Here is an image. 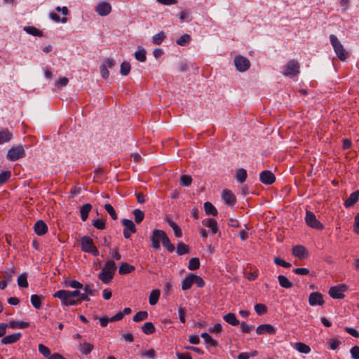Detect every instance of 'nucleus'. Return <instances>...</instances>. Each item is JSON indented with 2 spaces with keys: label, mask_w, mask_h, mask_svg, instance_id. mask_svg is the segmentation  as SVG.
Listing matches in <instances>:
<instances>
[{
  "label": "nucleus",
  "mask_w": 359,
  "mask_h": 359,
  "mask_svg": "<svg viewBox=\"0 0 359 359\" xmlns=\"http://www.w3.org/2000/svg\"><path fill=\"white\" fill-rule=\"evenodd\" d=\"M67 293V290H60L57 291L53 294V297L60 299L61 300L62 305L65 306H74L79 304V300H77V299H74Z\"/></svg>",
  "instance_id": "1"
},
{
  "label": "nucleus",
  "mask_w": 359,
  "mask_h": 359,
  "mask_svg": "<svg viewBox=\"0 0 359 359\" xmlns=\"http://www.w3.org/2000/svg\"><path fill=\"white\" fill-rule=\"evenodd\" d=\"M26 155L23 146L20 144L15 145L8 149L6 155L7 159L11 161H15L25 157Z\"/></svg>",
  "instance_id": "2"
},
{
  "label": "nucleus",
  "mask_w": 359,
  "mask_h": 359,
  "mask_svg": "<svg viewBox=\"0 0 359 359\" xmlns=\"http://www.w3.org/2000/svg\"><path fill=\"white\" fill-rule=\"evenodd\" d=\"M330 43L334 50V52L336 53L337 57L341 60L344 61L346 59V54L347 53L344 50L343 45L341 43V42L339 41L337 37L334 35L331 34L330 36Z\"/></svg>",
  "instance_id": "3"
},
{
  "label": "nucleus",
  "mask_w": 359,
  "mask_h": 359,
  "mask_svg": "<svg viewBox=\"0 0 359 359\" xmlns=\"http://www.w3.org/2000/svg\"><path fill=\"white\" fill-rule=\"evenodd\" d=\"M166 233L163 230L154 229L153 230L151 236L150 240L151 242V247L156 250H158L161 248L160 242H161L164 237L166 236Z\"/></svg>",
  "instance_id": "4"
},
{
  "label": "nucleus",
  "mask_w": 359,
  "mask_h": 359,
  "mask_svg": "<svg viewBox=\"0 0 359 359\" xmlns=\"http://www.w3.org/2000/svg\"><path fill=\"white\" fill-rule=\"evenodd\" d=\"M233 63L237 71L244 72L249 69L250 67V60L242 55H236L234 57Z\"/></svg>",
  "instance_id": "5"
},
{
  "label": "nucleus",
  "mask_w": 359,
  "mask_h": 359,
  "mask_svg": "<svg viewBox=\"0 0 359 359\" xmlns=\"http://www.w3.org/2000/svg\"><path fill=\"white\" fill-rule=\"evenodd\" d=\"M305 221L306 224L313 229L317 230L323 229V224L317 219L316 215L311 211H306Z\"/></svg>",
  "instance_id": "6"
},
{
  "label": "nucleus",
  "mask_w": 359,
  "mask_h": 359,
  "mask_svg": "<svg viewBox=\"0 0 359 359\" xmlns=\"http://www.w3.org/2000/svg\"><path fill=\"white\" fill-rule=\"evenodd\" d=\"M348 287L345 284L338 285L331 287L329 290V294L333 299H343L344 297V292H346Z\"/></svg>",
  "instance_id": "7"
},
{
  "label": "nucleus",
  "mask_w": 359,
  "mask_h": 359,
  "mask_svg": "<svg viewBox=\"0 0 359 359\" xmlns=\"http://www.w3.org/2000/svg\"><path fill=\"white\" fill-rule=\"evenodd\" d=\"M299 68L298 63L296 61L290 60L285 67L283 74L290 76H296L299 73Z\"/></svg>",
  "instance_id": "8"
},
{
  "label": "nucleus",
  "mask_w": 359,
  "mask_h": 359,
  "mask_svg": "<svg viewBox=\"0 0 359 359\" xmlns=\"http://www.w3.org/2000/svg\"><path fill=\"white\" fill-rule=\"evenodd\" d=\"M95 11L100 16H107L111 11V6L109 3L103 1L95 6Z\"/></svg>",
  "instance_id": "9"
},
{
  "label": "nucleus",
  "mask_w": 359,
  "mask_h": 359,
  "mask_svg": "<svg viewBox=\"0 0 359 359\" xmlns=\"http://www.w3.org/2000/svg\"><path fill=\"white\" fill-rule=\"evenodd\" d=\"M259 180L264 184L269 185L276 180V177L270 170H264L259 174Z\"/></svg>",
  "instance_id": "10"
},
{
  "label": "nucleus",
  "mask_w": 359,
  "mask_h": 359,
  "mask_svg": "<svg viewBox=\"0 0 359 359\" xmlns=\"http://www.w3.org/2000/svg\"><path fill=\"white\" fill-rule=\"evenodd\" d=\"M309 303L311 306H322L324 304L323 295L318 292H311L309 297Z\"/></svg>",
  "instance_id": "11"
},
{
  "label": "nucleus",
  "mask_w": 359,
  "mask_h": 359,
  "mask_svg": "<svg viewBox=\"0 0 359 359\" xmlns=\"http://www.w3.org/2000/svg\"><path fill=\"white\" fill-rule=\"evenodd\" d=\"M256 332L257 334H263L264 333L273 334L276 333V329L270 324H262L257 327Z\"/></svg>",
  "instance_id": "12"
},
{
  "label": "nucleus",
  "mask_w": 359,
  "mask_h": 359,
  "mask_svg": "<svg viewBox=\"0 0 359 359\" xmlns=\"http://www.w3.org/2000/svg\"><path fill=\"white\" fill-rule=\"evenodd\" d=\"M13 136L12 130L8 128L2 129L0 130V144L9 142Z\"/></svg>",
  "instance_id": "13"
},
{
  "label": "nucleus",
  "mask_w": 359,
  "mask_h": 359,
  "mask_svg": "<svg viewBox=\"0 0 359 359\" xmlns=\"http://www.w3.org/2000/svg\"><path fill=\"white\" fill-rule=\"evenodd\" d=\"M94 246L93 241L88 236H83L81 238V248L82 251L88 252Z\"/></svg>",
  "instance_id": "14"
},
{
  "label": "nucleus",
  "mask_w": 359,
  "mask_h": 359,
  "mask_svg": "<svg viewBox=\"0 0 359 359\" xmlns=\"http://www.w3.org/2000/svg\"><path fill=\"white\" fill-rule=\"evenodd\" d=\"M292 255L299 259H304L308 256V252L302 245H295L292 248Z\"/></svg>",
  "instance_id": "15"
},
{
  "label": "nucleus",
  "mask_w": 359,
  "mask_h": 359,
  "mask_svg": "<svg viewBox=\"0 0 359 359\" xmlns=\"http://www.w3.org/2000/svg\"><path fill=\"white\" fill-rule=\"evenodd\" d=\"M34 231L38 236H43L48 231V226L42 220H38L34 224Z\"/></svg>",
  "instance_id": "16"
},
{
  "label": "nucleus",
  "mask_w": 359,
  "mask_h": 359,
  "mask_svg": "<svg viewBox=\"0 0 359 359\" xmlns=\"http://www.w3.org/2000/svg\"><path fill=\"white\" fill-rule=\"evenodd\" d=\"M222 198L224 203L227 205H233L236 202L235 196L229 190H224L222 191Z\"/></svg>",
  "instance_id": "17"
},
{
  "label": "nucleus",
  "mask_w": 359,
  "mask_h": 359,
  "mask_svg": "<svg viewBox=\"0 0 359 359\" xmlns=\"http://www.w3.org/2000/svg\"><path fill=\"white\" fill-rule=\"evenodd\" d=\"M21 337V334L20 332L16 334H10L4 337L1 340V343L2 344H13L18 341Z\"/></svg>",
  "instance_id": "18"
},
{
  "label": "nucleus",
  "mask_w": 359,
  "mask_h": 359,
  "mask_svg": "<svg viewBox=\"0 0 359 359\" xmlns=\"http://www.w3.org/2000/svg\"><path fill=\"white\" fill-rule=\"evenodd\" d=\"M203 224L207 227L210 228L212 233H216L218 231V226L215 219L212 218H207L203 220Z\"/></svg>",
  "instance_id": "19"
},
{
  "label": "nucleus",
  "mask_w": 359,
  "mask_h": 359,
  "mask_svg": "<svg viewBox=\"0 0 359 359\" xmlns=\"http://www.w3.org/2000/svg\"><path fill=\"white\" fill-rule=\"evenodd\" d=\"M114 275V274L111 273V272H108L102 269L101 272L98 275V278L102 280L103 283L107 284L112 280Z\"/></svg>",
  "instance_id": "20"
},
{
  "label": "nucleus",
  "mask_w": 359,
  "mask_h": 359,
  "mask_svg": "<svg viewBox=\"0 0 359 359\" xmlns=\"http://www.w3.org/2000/svg\"><path fill=\"white\" fill-rule=\"evenodd\" d=\"M359 198V190L353 192L349 197L345 201L344 205L349 208L355 204Z\"/></svg>",
  "instance_id": "21"
},
{
  "label": "nucleus",
  "mask_w": 359,
  "mask_h": 359,
  "mask_svg": "<svg viewBox=\"0 0 359 359\" xmlns=\"http://www.w3.org/2000/svg\"><path fill=\"white\" fill-rule=\"evenodd\" d=\"M224 320L232 326H237L240 324L239 320L237 319L236 315L233 313H228L223 317Z\"/></svg>",
  "instance_id": "22"
},
{
  "label": "nucleus",
  "mask_w": 359,
  "mask_h": 359,
  "mask_svg": "<svg viewBox=\"0 0 359 359\" xmlns=\"http://www.w3.org/2000/svg\"><path fill=\"white\" fill-rule=\"evenodd\" d=\"M247 177V171L244 168H239L236 171V179L238 183L243 184L246 180Z\"/></svg>",
  "instance_id": "23"
},
{
  "label": "nucleus",
  "mask_w": 359,
  "mask_h": 359,
  "mask_svg": "<svg viewBox=\"0 0 359 359\" xmlns=\"http://www.w3.org/2000/svg\"><path fill=\"white\" fill-rule=\"evenodd\" d=\"M15 273V269L13 266H7L3 271V277L7 281L11 282L13 279V276Z\"/></svg>",
  "instance_id": "24"
},
{
  "label": "nucleus",
  "mask_w": 359,
  "mask_h": 359,
  "mask_svg": "<svg viewBox=\"0 0 359 359\" xmlns=\"http://www.w3.org/2000/svg\"><path fill=\"white\" fill-rule=\"evenodd\" d=\"M91 209L92 205L90 203H86L81 208L80 213L82 221L85 222L87 219Z\"/></svg>",
  "instance_id": "25"
},
{
  "label": "nucleus",
  "mask_w": 359,
  "mask_h": 359,
  "mask_svg": "<svg viewBox=\"0 0 359 359\" xmlns=\"http://www.w3.org/2000/svg\"><path fill=\"white\" fill-rule=\"evenodd\" d=\"M23 30L26 32L27 34L32 36L39 37L43 36L42 32L33 26H25L23 27Z\"/></svg>",
  "instance_id": "26"
},
{
  "label": "nucleus",
  "mask_w": 359,
  "mask_h": 359,
  "mask_svg": "<svg viewBox=\"0 0 359 359\" xmlns=\"http://www.w3.org/2000/svg\"><path fill=\"white\" fill-rule=\"evenodd\" d=\"M121 222H122L123 226H124L123 229H126L128 231H130L133 233L136 232L135 225L132 220L128 219H123Z\"/></svg>",
  "instance_id": "27"
},
{
  "label": "nucleus",
  "mask_w": 359,
  "mask_h": 359,
  "mask_svg": "<svg viewBox=\"0 0 359 359\" xmlns=\"http://www.w3.org/2000/svg\"><path fill=\"white\" fill-rule=\"evenodd\" d=\"M204 209L208 215L215 216L217 215V210L210 202L207 201L204 203Z\"/></svg>",
  "instance_id": "28"
},
{
  "label": "nucleus",
  "mask_w": 359,
  "mask_h": 359,
  "mask_svg": "<svg viewBox=\"0 0 359 359\" xmlns=\"http://www.w3.org/2000/svg\"><path fill=\"white\" fill-rule=\"evenodd\" d=\"M79 346H80V351L83 355L89 354L93 351V349L94 348L93 344L88 343V342L81 343L79 344Z\"/></svg>",
  "instance_id": "29"
},
{
  "label": "nucleus",
  "mask_w": 359,
  "mask_h": 359,
  "mask_svg": "<svg viewBox=\"0 0 359 359\" xmlns=\"http://www.w3.org/2000/svg\"><path fill=\"white\" fill-rule=\"evenodd\" d=\"M193 285V281L191 278V273L188 274L185 276V278L182 281V289L183 290H187L191 288Z\"/></svg>",
  "instance_id": "30"
},
{
  "label": "nucleus",
  "mask_w": 359,
  "mask_h": 359,
  "mask_svg": "<svg viewBox=\"0 0 359 359\" xmlns=\"http://www.w3.org/2000/svg\"><path fill=\"white\" fill-rule=\"evenodd\" d=\"M278 280L280 285L284 288H290L292 286V283L288 280L287 277L283 275H279Z\"/></svg>",
  "instance_id": "31"
},
{
  "label": "nucleus",
  "mask_w": 359,
  "mask_h": 359,
  "mask_svg": "<svg viewBox=\"0 0 359 359\" xmlns=\"http://www.w3.org/2000/svg\"><path fill=\"white\" fill-rule=\"evenodd\" d=\"M142 330L145 334H151L155 332L156 328L151 322H147L142 325Z\"/></svg>",
  "instance_id": "32"
},
{
  "label": "nucleus",
  "mask_w": 359,
  "mask_h": 359,
  "mask_svg": "<svg viewBox=\"0 0 359 359\" xmlns=\"http://www.w3.org/2000/svg\"><path fill=\"white\" fill-rule=\"evenodd\" d=\"M160 297V291L158 290H154L151 292L149 302V304L152 306L156 304L158 301Z\"/></svg>",
  "instance_id": "33"
},
{
  "label": "nucleus",
  "mask_w": 359,
  "mask_h": 359,
  "mask_svg": "<svg viewBox=\"0 0 359 359\" xmlns=\"http://www.w3.org/2000/svg\"><path fill=\"white\" fill-rule=\"evenodd\" d=\"M135 270V266L128 264V263H122L119 267L118 272L121 274H126L131 273Z\"/></svg>",
  "instance_id": "34"
},
{
  "label": "nucleus",
  "mask_w": 359,
  "mask_h": 359,
  "mask_svg": "<svg viewBox=\"0 0 359 359\" xmlns=\"http://www.w3.org/2000/svg\"><path fill=\"white\" fill-rule=\"evenodd\" d=\"M201 337L205 340V342L206 344H209L210 346H211L212 347L217 346L218 344H217V341L213 339L209 334H208L206 332H203L201 334Z\"/></svg>",
  "instance_id": "35"
},
{
  "label": "nucleus",
  "mask_w": 359,
  "mask_h": 359,
  "mask_svg": "<svg viewBox=\"0 0 359 359\" xmlns=\"http://www.w3.org/2000/svg\"><path fill=\"white\" fill-rule=\"evenodd\" d=\"M134 55L135 59L140 62H144L146 60V50L143 48L139 47Z\"/></svg>",
  "instance_id": "36"
},
{
  "label": "nucleus",
  "mask_w": 359,
  "mask_h": 359,
  "mask_svg": "<svg viewBox=\"0 0 359 359\" xmlns=\"http://www.w3.org/2000/svg\"><path fill=\"white\" fill-rule=\"evenodd\" d=\"M190 35L188 34H184L177 40V43L181 46H186L190 43Z\"/></svg>",
  "instance_id": "37"
},
{
  "label": "nucleus",
  "mask_w": 359,
  "mask_h": 359,
  "mask_svg": "<svg viewBox=\"0 0 359 359\" xmlns=\"http://www.w3.org/2000/svg\"><path fill=\"white\" fill-rule=\"evenodd\" d=\"M85 293L88 294L89 296H95V294L97 292V290L94 288V286L93 284H86L85 285H83V288Z\"/></svg>",
  "instance_id": "38"
},
{
  "label": "nucleus",
  "mask_w": 359,
  "mask_h": 359,
  "mask_svg": "<svg viewBox=\"0 0 359 359\" xmlns=\"http://www.w3.org/2000/svg\"><path fill=\"white\" fill-rule=\"evenodd\" d=\"M32 306L39 309L41 306V297L37 294H32L30 298Z\"/></svg>",
  "instance_id": "39"
},
{
  "label": "nucleus",
  "mask_w": 359,
  "mask_h": 359,
  "mask_svg": "<svg viewBox=\"0 0 359 359\" xmlns=\"http://www.w3.org/2000/svg\"><path fill=\"white\" fill-rule=\"evenodd\" d=\"M189 252V246L182 242L179 243L177 245V253L179 255L187 254Z\"/></svg>",
  "instance_id": "40"
},
{
  "label": "nucleus",
  "mask_w": 359,
  "mask_h": 359,
  "mask_svg": "<svg viewBox=\"0 0 359 359\" xmlns=\"http://www.w3.org/2000/svg\"><path fill=\"white\" fill-rule=\"evenodd\" d=\"M295 348L300 353H309L311 351L310 347L302 342H298L295 344Z\"/></svg>",
  "instance_id": "41"
},
{
  "label": "nucleus",
  "mask_w": 359,
  "mask_h": 359,
  "mask_svg": "<svg viewBox=\"0 0 359 359\" xmlns=\"http://www.w3.org/2000/svg\"><path fill=\"white\" fill-rule=\"evenodd\" d=\"M162 245L164 248H166V250L172 252L175 250V245L171 243L168 236L166 235L165 237H164V239L161 241Z\"/></svg>",
  "instance_id": "42"
},
{
  "label": "nucleus",
  "mask_w": 359,
  "mask_h": 359,
  "mask_svg": "<svg viewBox=\"0 0 359 359\" xmlns=\"http://www.w3.org/2000/svg\"><path fill=\"white\" fill-rule=\"evenodd\" d=\"M102 269L108 272H111V273L114 274L116 269V265L113 260H109L106 262L104 266Z\"/></svg>",
  "instance_id": "43"
},
{
  "label": "nucleus",
  "mask_w": 359,
  "mask_h": 359,
  "mask_svg": "<svg viewBox=\"0 0 359 359\" xmlns=\"http://www.w3.org/2000/svg\"><path fill=\"white\" fill-rule=\"evenodd\" d=\"M133 215L135 217V221L137 224L141 223L144 218V212L140 209L134 210Z\"/></svg>",
  "instance_id": "44"
},
{
  "label": "nucleus",
  "mask_w": 359,
  "mask_h": 359,
  "mask_svg": "<svg viewBox=\"0 0 359 359\" xmlns=\"http://www.w3.org/2000/svg\"><path fill=\"white\" fill-rule=\"evenodd\" d=\"M165 38V33L163 32H161L153 36L152 42L154 44L160 45L163 41Z\"/></svg>",
  "instance_id": "45"
},
{
  "label": "nucleus",
  "mask_w": 359,
  "mask_h": 359,
  "mask_svg": "<svg viewBox=\"0 0 359 359\" xmlns=\"http://www.w3.org/2000/svg\"><path fill=\"white\" fill-rule=\"evenodd\" d=\"M200 266V261L199 259L197 257H193L190 259L189 262V266L188 269L191 271L196 270L199 268Z\"/></svg>",
  "instance_id": "46"
},
{
  "label": "nucleus",
  "mask_w": 359,
  "mask_h": 359,
  "mask_svg": "<svg viewBox=\"0 0 359 359\" xmlns=\"http://www.w3.org/2000/svg\"><path fill=\"white\" fill-rule=\"evenodd\" d=\"M29 323H27V322H24V321H11L9 323V326L12 328H14V327H18V328H20V329H23V328H26L27 327H29Z\"/></svg>",
  "instance_id": "47"
},
{
  "label": "nucleus",
  "mask_w": 359,
  "mask_h": 359,
  "mask_svg": "<svg viewBox=\"0 0 359 359\" xmlns=\"http://www.w3.org/2000/svg\"><path fill=\"white\" fill-rule=\"evenodd\" d=\"M180 184L184 187H189L192 182V178L190 175H182L180 178Z\"/></svg>",
  "instance_id": "48"
},
{
  "label": "nucleus",
  "mask_w": 359,
  "mask_h": 359,
  "mask_svg": "<svg viewBox=\"0 0 359 359\" xmlns=\"http://www.w3.org/2000/svg\"><path fill=\"white\" fill-rule=\"evenodd\" d=\"M148 318V313L144 311H139L137 312L134 316H133V321L135 322H140L142 320H144Z\"/></svg>",
  "instance_id": "49"
},
{
  "label": "nucleus",
  "mask_w": 359,
  "mask_h": 359,
  "mask_svg": "<svg viewBox=\"0 0 359 359\" xmlns=\"http://www.w3.org/2000/svg\"><path fill=\"white\" fill-rule=\"evenodd\" d=\"M18 285L20 287H27L28 282L27 280V275L25 273L20 274L18 278Z\"/></svg>",
  "instance_id": "50"
},
{
  "label": "nucleus",
  "mask_w": 359,
  "mask_h": 359,
  "mask_svg": "<svg viewBox=\"0 0 359 359\" xmlns=\"http://www.w3.org/2000/svg\"><path fill=\"white\" fill-rule=\"evenodd\" d=\"M92 224L97 229H105V219H96L92 221Z\"/></svg>",
  "instance_id": "51"
},
{
  "label": "nucleus",
  "mask_w": 359,
  "mask_h": 359,
  "mask_svg": "<svg viewBox=\"0 0 359 359\" xmlns=\"http://www.w3.org/2000/svg\"><path fill=\"white\" fill-rule=\"evenodd\" d=\"M65 284L69 287L74 289H82L83 284L75 280H67Z\"/></svg>",
  "instance_id": "52"
},
{
  "label": "nucleus",
  "mask_w": 359,
  "mask_h": 359,
  "mask_svg": "<svg viewBox=\"0 0 359 359\" xmlns=\"http://www.w3.org/2000/svg\"><path fill=\"white\" fill-rule=\"evenodd\" d=\"M11 177V172L8 170L3 171L0 174V185L6 183Z\"/></svg>",
  "instance_id": "53"
},
{
  "label": "nucleus",
  "mask_w": 359,
  "mask_h": 359,
  "mask_svg": "<svg viewBox=\"0 0 359 359\" xmlns=\"http://www.w3.org/2000/svg\"><path fill=\"white\" fill-rule=\"evenodd\" d=\"M255 312L257 315L261 316L267 312V308L264 304H257L255 306Z\"/></svg>",
  "instance_id": "54"
},
{
  "label": "nucleus",
  "mask_w": 359,
  "mask_h": 359,
  "mask_svg": "<svg viewBox=\"0 0 359 359\" xmlns=\"http://www.w3.org/2000/svg\"><path fill=\"white\" fill-rule=\"evenodd\" d=\"M193 284L195 283L198 287H203L205 285L204 280L198 276L191 273Z\"/></svg>",
  "instance_id": "55"
},
{
  "label": "nucleus",
  "mask_w": 359,
  "mask_h": 359,
  "mask_svg": "<svg viewBox=\"0 0 359 359\" xmlns=\"http://www.w3.org/2000/svg\"><path fill=\"white\" fill-rule=\"evenodd\" d=\"M130 71V65L129 64V62H123L121 65V74L123 75V76H126L129 74Z\"/></svg>",
  "instance_id": "56"
},
{
  "label": "nucleus",
  "mask_w": 359,
  "mask_h": 359,
  "mask_svg": "<svg viewBox=\"0 0 359 359\" xmlns=\"http://www.w3.org/2000/svg\"><path fill=\"white\" fill-rule=\"evenodd\" d=\"M104 209L114 220L117 219V215L111 205L109 203L105 204Z\"/></svg>",
  "instance_id": "57"
},
{
  "label": "nucleus",
  "mask_w": 359,
  "mask_h": 359,
  "mask_svg": "<svg viewBox=\"0 0 359 359\" xmlns=\"http://www.w3.org/2000/svg\"><path fill=\"white\" fill-rule=\"evenodd\" d=\"M274 262L278 266H281L285 268H290L291 267L292 264L289 262H285L283 259H281L279 257H276L274 258Z\"/></svg>",
  "instance_id": "58"
},
{
  "label": "nucleus",
  "mask_w": 359,
  "mask_h": 359,
  "mask_svg": "<svg viewBox=\"0 0 359 359\" xmlns=\"http://www.w3.org/2000/svg\"><path fill=\"white\" fill-rule=\"evenodd\" d=\"M39 351L48 359L49 358V356L51 355L50 349L43 344L39 345Z\"/></svg>",
  "instance_id": "59"
},
{
  "label": "nucleus",
  "mask_w": 359,
  "mask_h": 359,
  "mask_svg": "<svg viewBox=\"0 0 359 359\" xmlns=\"http://www.w3.org/2000/svg\"><path fill=\"white\" fill-rule=\"evenodd\" d=\"M190 13L187 11H182L179 14V18L181 22L187 21L189 22L191 19L189 18Z\"/></svg>",
  "instance_id": "60"
},
{
  "label": "nucleus",
  "mask_w": 359,
  "mask_h": 359,
  "mask_svg": "<svg viewBox=\"0 0 359 359\" xmlns=\"http://www.w3.org/2000/svg\"><path fill=\"white\" fill-rule=\"evenodd\" d=\"M255 326L252 325H248L245 322H242L241 324V330L242 332L248 333L254 330Z\"/></svg>",
  "instance_id": "61"
},
{
  "label": "nucleus",
  "mask_w": 359,
  "mask_h": 359,
  "mask_svg": "<svg viewBox=\"0 0 359 359\" xmlns=\"http://www.w3.org/2000/svg\"><path fill=\"white\" fill-rule=\"evenodd\" d=\"M350 353H351V357L353 359H359V346H353L350 350Z\"/></svg>",
  "instance_id": "62"
},
{
  "label": "nucleus",
  "mask_w": 359,
  "mask_h": 359,
  "mask_svg": "<svg viewBox=\"0 0 359 359\" xmlns=\"http://www.w3.org/2000/svg\"><path fill=\"white\" fill-rule=\"evenodd\" d=\"M102 65H106V67L107 68L112 69L114 67L116 62L112 58H106Z\"/></svg>",
  "instance_id": "63"
},
{
  "label": "nucleus",
  "mask_w": 359,
  "mask_h": 359,
  "mask_svg": "<svg viewBox=\"0 0 359 359\" xmlns=\"http://www.w3.org/2000/svg\"><path fill=\"white\" fill-rule=\"evenodd\" d=\"M69 82V80L66 77H62L59 79V81L55 83V86L57 88H62L64 86H66Z\"/></svg>",
  "instance_id": "64"
}]
</instances>
